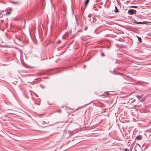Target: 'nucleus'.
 <instances>
[{
  "label": "nucleus",
  "instance_id": "obj_10",
  "mask_svg": "<svg viewBox=\"0 0 151 151\" xmlns=\"http://www.w3.org/2000/svg\"><path fill=\"white\" fill-rule=\"evenodd\" d=\"M73 133V132L69 130L68 131V133L70 134H72Z\"/></svg>",
  "mask_w": 151,
  "mask_h": 151
},
{
  "label": "nucleus",
  "instance_id": "obj_8",
  "mask_svg": "<svg viewBox=\"0 0 151 151\" xmlns=\"http://www.w3.org/2000/svg\"><path fill=\"white\" fill-rule=\"evenodd\" d=\"M135 23L139 24H143L144 23L143 22H136Z\"/></svg>",
  "mask_w": 151,
  "mask_h": 151
},
{
  "label": "nucleus",
  "instance_id": "obj_5",
  "mask_svg": "<svg viewBox=\"0 0 151 151\" xmlns=\"http://www.w3.org/2000/svg\"><path fill=\"white\" fill-rule=\"evenodd\" d=\"M89 0H86L85 1L84 4L85 7H86L87 6V4H88V3L89 2Z\"/></svg>",
  "mask_w": 151,
  "mask_h": 151
},
{
  "label": "nucleus",
  "instance_id": "obj_1",
  "mask_svg": "<svg viewBox=\"0 0 151 151\" xmlns=\"http://www.w3.org/2000/svg\"><path fill=\"white\" fill-rule=\"evenodd\" d=\"M87 19L90 21V23L94 22L96 21V19L94 18L91 17V14H90L88 15Z\"/></svg>",
  "mask_w": 151,
  "mask_h": 151
},
{
  "label": "nucleus",
  "instance_id": "obj_2",
  "mask_svg": "<svg viewBox=\"0 0 151 151\" xmlns=\"http://www.w3.org/2000/svg\"><path fill=\"white\" fill-rule=\"evenodd\" d=\"M128 12L129 14L132 15L134 14L135 13H136V11L134 9H131L128 10Z\"/></svg>",
  "mask_w": 151,
  "mask_h": 151
},
{
  "label": "nucleus",
  "instance_id": "obj_16",
  "mask_svg": "<svg viewBox=\"0 0 151 151\" xmlns=\"http://www.w3.org/2000/svg\"><path fill=\"white\" fill-rule=\"evenodd\" d=\"M1 12H0V15L1 14V13L2 12H3L4 11H1Z\"/></svg>",
  "mask_w": 151,
  "mask_h": 151
},
{
  "label": "nucleus",
  "instance_id": "obj_7",
  "mask_svg": "<svg viewBox=\"0 0 151 151\" xmlns=\"http://www.w3.org/2000/svg\"><path fill=\"white\" fill-rule=\"evenodd\" d=\"M137 37L138 38L139 41L140 43H141L142 42V39H141V38L140 37Z\"/></svg>",
  "mask_w": 151,
  "mask_h": 151
},
{
  "label": "nucleus",
  "instance_id": "obj_12",
  "mask_svg": "<svg viewBox=\"0 0 151 151\" xmlns=\"http://www.w3.org/2000/svg\"><path fill=\"white\" fill-rule=\"evenodd\" d=\"M10 14V13L9 12H7L6 13V15H9V14Z\"/></svg>",
  "mask_w": 151,
  "mask_h": 151
},
{
  "label": "nucleus",
  "instance_id": "obj_13",
  "mask_svg": "<svg viewBox=\"0 0 151 151\" xmlns=\"http://www.w3.org/2000/svg\"><path fill=\"white\" fill-rule=\"evenodd\" d=\"M124 150L125 151H129V150L127 148H125Z\"/></svg>",
  "mask_w": 151,
  "mask_h": 151
},
{
  "label": "nucleus",
  "instance_id": "obj_18",
  "mask_svg": "<svg viewBox=\"0 0 151 151\" xmlns=\"http://www.w3.org/2000/svg\"><path fill=\"white\" fill-rule=\"evenodd\" d=\"M85 67H86V65H85L83 67V68H85Z\"/></svg>",
  "mask_w": 151,
  "mask_h": 151
},
{
  "label": "nucleus",
  "instance_id": "obj_4",
  "mask_svg": "<svg viewBox=\"0 0 151 151\" xmlns=\"http://www.w3.org/2000/svg\"><path fill=\"white\" fill-rule=\"evenodd\" d=\"M114 6H115V10H114V12L116 13H118L119 12L118 9L116 6L115 5Z\"/></svg>",
  "mask_w": 151,
  "mask_h": 151
},
{
  "label": "nucleus",
  "instance_id": "obj_17",
  "mask_svg": "<svg viewBox=\"0 0 151 151\" xmlns=\"http://www.w3.org/2000/svg\"><path fill=\"white\" fill-rule=\"evenodd\" d=\"M101 55H103V56H104V54L103 53H102L101 54Z\"/></svg>",
  "mask_w": 151,
  "mask_h": 151
},
{
  "label": "nucleus",
  "instance_id": "obj_19",
  "mask_svg": "<svg viewBox=\"0 0 151 151\" xmlns=\"http://www.w3.org/2000/svg\"><path fill=\"white\" fill-rule=\"evenodd\" d=\"M3 16V15H2L1 17L0 16V17H2Z\"/></svg>",
  "mask_w": 151,
  "mask_h": 151
},
{
  "label": "nucleus",
  "instance_id": "obj_15",
  "mask_svg": "<svg viewBox=\"0 0 151 151\" xmlns=\"http://www.w3.org/2000/svg\"><path fill=\"white\" fill-rule=\"evenodd\" d=\"M88 28V27H86L85 29H84V30H87V29Z\"/></svg>",
  "mask_w": 151,
  "mask_h": 151
},
{
  "label": "nucleus",
  "instance_id": "obj_6",
  "mask_svg": "<svg viewBox=\"0 0 151 151\" xmlns=\"http://www.w3.org/2000/svg\"><path fill=\"white\" fill-rule=\"evenodd\" d=\"M68 35V34H66L64 36H63V39H65V37L66 36L67 37Z\"/></svg>",
  "mask_w": 151,
  "mask_h": 151
},
{
  "label": "nucleus",
  "instance_id": "obj_14",
  "mask_svg": "<svg viewBox=\"0 0 151 151\" xmlns=\"http://www.w3.org/2000/svg\"><path fill=\"white\" fill-rule=\"evenodd\" d=\"M94 10H95V11H97V10H98V9H97L96 8H94Z\"/></svg>",
  "mask_w": 151,
  "mask_h": 151
},
{
  "label": "nucleus",
  "instance_id": "obj_11",
  "mask_svg": "<svg viewBox=\"0 0 151 151\" xmlns=\"http://www.w3.org/2000/svg\"><path fill=\"white\" fill-rule=\"evenodd\" d=\"M131 7L132 8H137V6H131Z\"/></svg>",
  "mask_w": 151,
  "mask_h": 151
},
{
  "label": "nucleus",
  "instance_id": "obj_3",
  "mask_svg": "<svg viewBox=\"0 0 151 151\" xmlns=\"http://www.w3.org/2000/svg\"><path fill=\"white\" fill-rule=\"evenodd\" d=\"M142 138V136L141 135H138L135 138L137 140H140Z\"/></svg>",
  "mask_w": 151,
  "mask_h": 151
},
{
  "label": "nucleus",
  "instance_id": "obj_9",
  "mask_svg": "<svg viewBox=\"0 0 151 151\" xmlns=\"http://www.w3.org/2000/svg\"><path fill=\"white\" fill-rule=\"evenodd\" d=\"M76 24L77 26H78L79 25V23L78 22V19L76 17Z\"/></svg>",
  "mask_w": 151,
  "mask_h": 151
}]
</instances>
